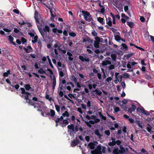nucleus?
<instances>
[{"mask_svg": "<svg viewBox=\"0 0 154 154\" xmlns=\"http://www.w3.org/2000/svg\"><path fill=\"white\" fill-rule=\"evenodd\" d=\"M50 77L52 81V89L54 90L55 88L56 83V77L54 75H53L52 78V76L51 75H50Z\"/></svg>", "mask_w": 154, "mask_h": 154, "instance_id": "nucleus-7", "label": "nucleus"}, {"mask_svg": "<svg viewBox=\"0 0 154 154\" xmlns=\"http://www.w3.org/2000/svg\"><path fill=\"white\" fill-rule=\"evenodd\" d=\"M34 40H32V42L33 43H35L37 42V41L38 40V36L37 35H36L34 36Z\"/></svg>", "mask_w": 154, "mask_h": 154, "instance_id": "nucleus-27", "label": "nucleus"}, {"mask_svg": "<svg viewBox=\"0 0 154 154\" xmlns=\"http://www.w3.org/2000/svg\"><path fill=\"white\" fill-rule=\"evenodd\" d=\"M98 114L100 117L101 118V119H103L104 120H106V117L104 116L102 114L101 112H98Z\"/></svg>", "mask_w": 154, "mask_h": 154, "instance_id": "nucleus-22", "label": "nucleus"}, {"mask_svg": "<svg viewBox=\"0 0 154 154\" xmlns=\"http://www.w3.org/2000/svg\"><path fill=\"white\" fill-rule=\"evenodd\" d=\"M43 4L49 10L50 12H51V11H52V8L51 7V6L50 5H47L45 3H44Z\"/></svg>", "mask_w": 154, "mask_h": 154, "instance_id": "nucleus-34", "label": "nucleus"}, {"mask_svg": "<svg viewBox=\"0 0 154 154\" xmlns=\"http://www.w3.org/2000/svg\"><path fill=\"white\" fill-rule=\"evenodd\" d=\"M123 77L122 75H119L118 76V77L116 79H117L118 81L120 82H121L122 81V78Z\"/></svg>", "mask_w": 154, "mask_h": 154, "instance_id": "nucleus-36", "label": "nucleus"}, {"mask_svg": "<svg viewBox=\"0 0 154 154\" xmlns=\"http://www.w3.org/2000/svg\"><path fill=\"white\" fill-rule=\"evenodd\" d=\"M131 62H128L127 64V68H130V69L131 68Z\"/></svg>", "mask_w": 154, "mask_h": 154, "instance_id": "nucleus-53", "label": "nucleus"}, {"mask_svg": "<svg viewBox=\"0 0 154 154\" xmlns=\"http://www.w3.org/2000/svg\"><path fill=\"white\" fill-rule=\"evenodd\" d=\"M122 76L124 78H128L129 77V75L127 73H125L123 74Z\"/></svg>", "mask_w": 154, "mask_h": 154, "instance_id": "nucleus-40", "label": "nucleus"}, {"mask_svg": "<svg viewBox=\"0 0 154 154\" xmlns=\"http://www.w3.org/2000/svg\"><path fill=\"white\" fill-rule=\"evenodd\" d=\"M111 62L110 61L107 60L103 61L102 65L103 66H105L108 64H111Z\"/></svg>", "mask_w": 154, "mask_h": 154, "instance_id": "nucleus-11", "label": "nucleus"}, {"mask_svg": "<svg viewBox=\"0 0 154 154\" xmlns=\"http://www.w3.org/2000/svg\"><path fill=\"white\" fill-rule=\"evenodd\" d=\"M50 12L51 15V18L52 20H53V19H54L55 18V17H56V16H55V15H54L53 14V13L52 11H51V12Z\"/></svg>", "mask_w": 154, "mask_h": 154, "instance_id": "nucleus-46", "label": "nucleus"}, {"mask_svg": "<svg viewBox=\"0 0 154 154\" xmlns=\"http://www.w3.org/2000/svg\"><path fill=\"white\" fill-rule=\"evenodd\" d=\"M27 48L28 51H30V52H32L33 49L31 46H28L27 47Z\"/></svg>", "mask_w": 154, "mask_h": 154, "instance_id": "nucleus-48", "label": "nucleus"}, {"mask_svg": "<svg viewBox=\"0 0 154 154\" xmlns=\"http://www.w3.org/2000/svg\"><path fill=\"white\" fill-rule=\"evenodd\" d=\"M122 46L125 49V50H127L128 47L125 44H122Z\"/></svg>", "mask_w": 154, "mask_h": 154, "instance_id": "nucleus-59", "label": "nucleus"}, {"mask_svg": "<svg viewBox=\"0 0 154 154\" xmlns=\"http://www.w3.org/2000/svg\"><path fill=\"white\" fill-rule=\"evenodd\" d=\"M78 74L80 77L81 78V79H80V80H81L82 79H84V81H86V79H85V77L83 75L80 73H79Z\"/></svg>", "mask_w": 154, "mask_h": 154, "instance_id": "nucleus-31", "label": "nucleus"}, {"mask_svg": "<svg viewBox=\"0 0 154 154\" xmlns=\"http://www.w3.org/2000/svg\"><path fill=\"white\" fill-rule=\"evenodd\" d=\"M63 46H57V45H55L54 47H57V49L59 50V52L61 54H65L66 51L67 50V45H65Z\"/></svg>", "mask_w": 154, "mask_h": 154, "instance_id": "nucleus-3", "label": "nucleus"}, {"mask_svg": "<svg viewBox=\"0 0 154 154\" xmlns=\"http://www.w3.org/2000/svg\"><path fill=\"white\" fill-rule=\"evenodd\" d=\"M42 63H45V61L47 60L46 57H43L42 58Z\"/></svg>", "mask_w": 154, "mask_h": 154, "instance_id": "nucleus-61", "label": "nucleus"}, {"mask_svg": "<svg viewBox=\"0 0 154 154\" xmlns=\"http://www.w3.org/2000/svg\"><path fill=\"white\" fill-rule=\"evenodd\" d=\"M26 102L32 106H34L35 104V102L32 101V100L31 99L29 100L28 101H26Z\"/></svg>", "mask_w": 154, "mask_h": 154, "instance_id": "nucleus-20", "label": "nucleus"}, {"mask_svg": "<svg viewBox=\"0 0 154 154\" xmlns=\"http://www.w3.org/2000/svg\"><path fill=\"white\" fill-rule=\"evenodd\" d=\"M20 89L21 90V93L22 94H25V93L26 92L25 89L23 88H20Z\"/></svg>", "mask_w": 154, "mask_h": 154, "instance_id": "nucleus-44", "label": "nucleus"}, {"mask_svg": "<svg viewBox=\"0 0 154 154\" xmlns=\"http://www.w3.org/2000/svg\"><path fill=\"white\" fill-rule=\"evenodd\" d=\"M43 31L49 32V27L47 26H45V27L43 28Z\"/></svg>", "mask_w": 154, "mask_h": 154, "instance_id": "nucleus-25", "label": "nucleus"}, {"mask_svg": "<svg viewBox=\"0 0 154 154\" xmlns=\"http://www.w3.org/2000/svg\"><path fill=\"white\" fill-rule=\"evenodd\" d=\"M104 133L107 136H109L110 134V132L109 130H106L104 131Z\"/></svg>", "mask_w": 154, "mask_h": 154, "instance_id": "nucleus-52", "label": "nucleus"}, {"mask_svg": "<svg viewBox=\"0 0 154 154\" xmlns=\"http://www.w3.org/2000/svg\"><path fill=\"white\" fill-rule=\"evenodd\" d=\"M51 53V56L52 57L56 59H57L58 58H60V54L59 52L58 53V50L55 48L53 49Z\"/></svg>", "mask_w": 154, "mask_h": 154, "instance_id": "nucleus-5", "label": "nucleus"}, {"mask_svg": "<svg viewBox=\"0 0 154 154\" xmlns=\"http://www.w3.org/2000/svg\"><path fill=\"white\" fill-rule=\"evenodd\" d=\"M79 59L82 62H88L89 61V59L86 56L84 57L82 56H79Z\"/></svg>", "mask_w": 154, "mask_h": 154, "instance_id": "nucleus-10", "label": "nucleus"}, {"mask_svg": "<svg viewBox=\"0 0 154 154\" xmlns=\"http://www.w3.org/2000/svg\"><path fill=\"white\" fill-rule=\"evenodd\" d=\"M95 145L93 143L91 142L88 144V146L91 149H94L95 147Z\"/></svg>", "mask_w": 154, "mask_h": 154, "instance_id": "nucleus-18", "label": "nucleus"}, {"mask_svg": "<svg viewBox=\"0 0 154 154\" xmlns=\"http://www.w3.org/2000/svg\"><path fill=\"white\" fill-rule=\"evenodd\" d=\"M116 145V143L113 142H110L108 143V145L109 146H114Z\"/></svg>", "mask_w": 154, "mask_h": 154, "instance_id": "nucleus-50", "label": "nucleus"}, {"mask_svg": "<svg viewBox=\"0 0 154 154\" xmlns=\"http://www.w3.org/2000/svg\"><path fill=\"white\" fill-rule=\"evenodd\" d=\"M34 18L35 19L36 23L38 24H39V21L38 20V13L37 11H35L34 14Z\"/></svg>", "mask_w": 154, "mask_h": 154, "instance_id": "nucleus-13", "label": "nucleus"}, {"mask_svg": "<svg viewBox=\"0 0 154 154\" xmlns=\"http://www.w3.org/2000/svg\"><path fill=\"white\" fill-rule=\"evenodd\" d=\"M111 57L112 58V60L113 61H115L116 60L117 56L115 54H112L111 55Z\"/></svg>", "mask_w": 154, "mask_h": 154, "instance_id": "nucleus-33", "label": "nucleus"}, {"mask_svg": "<svg viewBox=\"0 0 154 154\" xmlns=\"http://www.w3.org/2000/svg\"><path fill=\"white\" fill-rule=\"evenodd\" d=\"M56 122H59L62 127H66L67 125V118L64 119L63 116H61L60 118H57L54 120Z\"/></svg>", "mask_w": 154, "mask_h": 154, "instance_id": "nucleus-2", "label": "nucleus"}, {"mask_svg": "<svg viewBox=\"0 0 154 154\" xmlns=\"http://www.w3.org/2000/svg\"><path fill=\"white\" fill-rule=\"evenodd\" d=\"M65 65L64 64H63L62 68H58V72H59V74L60 76L63 77V76L64 74L63 72H64L66 69Z\"/></svg>", "mask_w": 154, "mask_h": 154, "instance_id": "nucleus-6", "label": "nucleus"}, {"mask_svg": "<svg viewBox=\"0 0 154 154\" xmlns=\"http://www.w3.org/2000/svg\"><path fill=\"white\" fill-rule=\"evenodd\" d=\"M106 23L109 26H112V22L111 19L109 17H108V18H106Z\"/></svg>", "mask_w": 154, "mask_h": 154, "instance_id": "nucleus-14", "label": "nucleus"}, {"mask_svg": "<svg viewBox=\"0 0 154 154\" xmlns=\"http://www.w3.org/2000/svg\"><path fill=\"white\" fill-rule=\"evenodd\" d=\"M149 125V127H147L146 130L148 132H150L152 128L151 126H150L149 125Z\"/></svg>", "mask_w": 154, "mask_h": 154, "instance_id": "nucleus-51", "label": "nucleus"}, {"mask_svg": "<svg viewBox=\"0 0 154 154\" xmlns=\"http://www.w3.org/2000/svg\"><path fill=\"white\" fill-rule=\"evenodd\" d=\"M128 148H126L125 149L124 148L122 149L119 150V152L120 154H125L126 151H128Z\"/></svg>", "mask_w": 154, "mask_h": 154, "instance_id": "nucleus-17", "label": "nucleus"}, {"mask_svg": "<svg viewBox=\"0 0 154 154\" xmlns=\"http://www.w3.org/2000/svg\"><path fill=\"white\" fill-rule=\"evenodd\" d=\"M133 54H134L133 53H131V54H127L126 55V57L127 58H129L132 56L133 55Z\"/></svg>", "mask_w": 154, "mask_h": 154, "instance_id": "nucleus-60", "label": "nucleus"}, {"mask_svg": "<svg viewBox=\"0 0 154 154\" xmlns=\"http://www.w3.org/2000/svg\"><path fill=\"white\" fill-rule=\"evenodd\" d=\"M68 128L70 130H71L73 132L74 131V125H68Z\"/></svg>", "mask_w": 154, "mask_h": 154, "instance_id": "nucleus-28", "label": "nucleus"}, {"mask_svg": "<svg viewBox=\"0 0 154 154\" xmlns=\"http://www.w3.org/2000/svg\"><path fill=\"white\" fill-rule=\"evenodd\" d=\"M106 147L105 146H101L100 145L97 146L96 148L94 150L91 151V154H102V153H104L106 152Z\"/></svg>", "mask_w": 154, "mask_h": 154, "instance_id": "nucleus-1", "label": "nucleus"}, {"mask_svg": "<svg viewBox=\"0 0 154 154\" xmlns=\"http://www.w3.org/2000/svg\"><path fill=\"white\" fill-rule=\"evenodd\" d=\"M127 24L131 28L133 27L134 23H133L131 22H127Z\"/></svg>", "mask_w": 154, "mask_h": 154, "instance_id": "nucleus-38", "label": "nucleus"}, {"mask_svg": "<svg viewBox=\"0 0 154 154\" xmlns=\"http://www.w3.org/2000/svg\"><path fill=\"white\" fill-rule=\"evenodd\" d=\"M91 34L94 36H96L97 35V33L95 30H93Z\"/></svg>", "mask_w": 154, "mask_h": 154, "instance_id": "nucleus-62", "label": "nucleus"}, {"mask_svg": "<svg viewBox=\"0 0 154 154\" xmlns=\"http://www.w3.org/2000/svg\"><path fill=\"white\" fill-rule=\"evenodd\" d=\"M11 86L12 87H14L15 89L16 90H17L20 87V86L18 84H17L15 86H14L13 85H11Z\"/></svg>", "mask_w": 154, "mask_h": 154, "instance_id": "nucleus-49", "label": "nucleus"}, {"mask_svg": "<svg viewBox=\"0 0 154 154\" xmlns=\"http://www.w3.org/2000/svg\"><path fill=\"white\" fill-rule=\"evenodd\" d=\"M45 98L46 99L49 100V101H51L52 99L51 97L50 98L49 95L47 94L45 96Z\"/></svg>", "mask_w": 154, "mask_h": 154, "instance_id": "nucleus-55", "label": "nucleus"}, {"mask_svg": "<svg viewBox=\"0 0 154 154\" xmlns=\"http://www.w3.org/2000/svg\"><path fill=\"white\" fill-rule=\"evenodd\" d=\"M70 79H71L72 80H73V81L75 82H75H76L77 81V80L76 79V78L74 76H71V77H70Z\"/></svg>", "mask_w": 154, "mask_h": 154, "instance_id": "nucleus-43", "label": "nucleus"}, {"mask_svg": "<svg viewBox=\"0 0 154 154\" xmlns=\"http://www.w3.org/2000/svg\"><path fill=\"white\" fill-rule=\"evenodd\" d=\"M121 37L119 35H117L115 36V39L117 41H119L121 40Z\"/></svg>", "mask_w": 154, "mask_h": 154, "instance_id": "nucleus-37", "label": "nucleus"}, {"mask_svg": "<svg viewBox=\"0 0 154 154\" xmlns=\"http://www.w3.org/2000/svg\"><path fill=\"white\" fill-rule=\"evenodd\" d=\"M55 107L56 110L58 112H60V107L59 106L57 105H55Z\"/></svg>", "mask_w": 154, "mask_h": 154, "instance_id": "nucleus-45", "label": "nucleus"}, {"mask_svg": "<svg viewBox=\"0 0 154 154\" xmlns=\"http://www.w3.org/2000/svg\"><path fill=\"white\" fill-rule=\"evenodd\" d=\"M77 86L79 88H81L82 86V84L79 82H77V81L75 82Z\"/></svg>", "mask_w": 154, "mask_h": 154, "instance_id": "nucleus-41", "label": "nucleus"}, {"mask_svg": "<svg viewBox=\"0 0 154 154\" xmlns=\"http://www.w3.org/2000/svg\"><path fill=\"white\" fill-rule=\"evenodd\" d=\"M69 35L72 37H74L76 35V34L73 32H70L69 33Z\"/></svg>", "mask_w": 154, "mask_h": 154, "instance_id": "nucleus-30", "label": "nucleus"}, {"mask_svg": "<svg viewBox=\"0 0 154 154\" xmlns=\"http://www.w3.org/2000/svg\"><path fill=\"white\" fill-rule=\"evenodd\" d=\"M119 151L118 148H115L113 152V154H119Z\"/></svg>", "mask_w": 154, "mask_h": 154, "instance_id": "nucleus-35", "label": "nucleus"}, {"mask_svg": "<svg viewBox=\"0 0 154 154\" xmlns=\"http://www.w3.org/2000/svg\"><path fill=\"white\" fill-rule=\"evenodd\" d=\"M137 111L139 112L142 113L144 115L146 114L144 109L141 106H140L139 107H137Z\"/></svg>", "mask_w": 154, "mask_h": 154, "instance_id": "nucleus-9", "label": "nucleus"}, {"mask_svg": "<svg viewBox=\"0 0 154 154\" xmlns=\"http://www.w3.org/2000/svg\"><path fill=\"white\" fill-rule=\"evenodd\" d=\"M8 40L10 42H12L14 40V38L11 35H10L8 36Z\"/></svg>", "mask_w": 154, "mask_h": 154, "instance_id": "nucleus-54", "label": "nucleus"}, {"mask_svg": "<svg viewBox=\"0 0 154 154\" xmlns=\"http://www.w3.org/2000/svg\"><path fill=\"white\" fill-rule=\"evenodd\" d=\"M13 11L14 12L17 14H19L20 11L17 9H14Z\"/></svg>", "mask_w": 154, "mask_h": 154, "instance_id": "nucleus-64", "label": "nucleus"}, {"mask_svg": "<svg viewBox=\"0 0 154 154\" xmlns=\"http://www.w3.org/2000/svg\"><path fill=\"white\" fill-rule=\"evenodd\" d=\"M68 56H69L68 58L70 60H72L73 59V58L71 57L72 56V54L68 52Z\"/></svg>", "mask_w": 154, "mask_h": 154, "instance_id": "nucleus-39", "label": "nucleus"}, {"mask_svg": "<svg viewBox=\"0 0 154 154\" xmlns=\"http://www.w3.org/2000/svg\"><path fill=\"white\" fill-rule=\"evenodd\" d=\"M60 89L61 90H63L64 89H66V88L67 89V86L66 87V86H65L63 87L62 85H61V84H60Z\"/></svg>", "mask_w": 154, "mask_h": 154, "instance_id": "nucleus-58", "label": "nucleus"}, {"mask_svg": "<svg viewBox=\"0 0 154 154\" xmlns=\"http://www.w3.org/2000/svg\"><path fill=\"white\" fill-rule=\"evenodd\" d=\"M37 45L38 48H41L42 47V43L40 40H39L38 41Z\"/></svg>", "mask_w": 154, "mask_h": 154, "instance_id": "nucleus-32", "label": "nucleus"}, {"mask_svg": "<svg viewBox=\"0 0 154 154\" xmlns=\"http://www.w3.org/2000/svg\"><path fill=\"white\" fill-rule=\"evenodd\" d=\"M21 42H22L23 44H24L27 42V40L23 37H22L21 38Z\"/></svg>", "mask_w": 154, "mask_h": 154, "instance_id": "nucleus-42", "label": "nucleus"}, {"mask_svg": "<svg viewBox=\"0 0 154 154\" xmlns=\"http://www.w3.org/2000/svg\"><path fill=\"white\" fill-rule=\"evenodd\" d=\"M93 92H95L96 94L99 96H100L102 94V92L101 91L98 90L97 89H96Z\"/></svg>", "mask_w": 154, "mask_h": 154, "instance_id": "nucleus-24", "label": "nucleus"}, {"mask_svg": "<svg viewBox=\"0 0 154 154\" xmlns=\"http://www.w3.org/2000/svg\"><path fill=\"white\" fill-rule=\"evenodd\" d=\"M122 143L121 141L118 140H116L115 142L116 144H117L118 145H119Z\"/></svg>", "mask_w": 154, "mask_h": 154, "instance_id": "nucleus-63", "label": "nucleus"}, {"mask_svg": "<svg viewBox=\"0 0 154 154\" xmlns=\"http://www.w3.org/2000/svg\"><path fill=\"white\" fill-rule=\"evenodd\" d=\"M30 85L29 84H25L24 86L25 88L26 91L29 90L30 87Z\"/></svg>", "mask_w": 154, "mask_h": 154, "instance_id": "nucleus-29", "label": "nucleus"}, {"mask_svg": "<svg viewBox=\"0 0 154 154\" xmlns=\"http://www.w3.org/2000/svg\"><path fill=\"white\" fill-rule=\"evenodd\" d=\"M82 13L84 14V18L87 21H90L92 19V17L90 14L87 11H82Z\"/></svg>", "mask_w": 154, "mask_h": 154, "instance_id": "nucleus-4", "label": "nucleus"}, {"mask_svg": "<svg viewBox=\"0 0 154 154\" xmlns=\"http://www.w3.org/2000/svg\"><path fill=\"white\" fill-rule=\"evenodd\" d=\"M79 142V140H74L71 142V145L72 146H74L77 145L78 144Z\"/></svg>", "mask_w": 154, "mask_h": 154, "instance_id": "nucleus-12", "label": "nucleus"}, {"mask_svg": "<svg viewBox=\"0 0 154 154\" xmlns=\"http://www.w3.org/2000/svg\"><path fill=\"white\" fill-rule=\"evenodd\" d=\"M110 65L109 67V69L110 70H112L115 68V66L114 65L112 64H110Z\"/></svg>", "mask_w": 154, "mask_h": 154, "instance_id": "nucleus-57", "label": "nucleus"}, {"mask_svg": "<svg viewBox=\"0 0 154 154\" xmlns=\"http://www.w3.org/2000/svg\"><path fill=\"white\" fill-rule=\"evenodd\" d=\"M136 123L137 125H138L139 127L141 128H143L144 125L142 122H140L139 121H137L136 122Z\"/></svg>", "mask_w": 154, "mask_h": 154, "instance_id": "nucleus-23", "label": "nucleus"}, {"mask_svg": "<svg viewBox=\"0 0 154 154\" xmlns=\"http://www.w3.org/2000/svg\"><path fill=\"white\" fill-rule=\"evenodd\" d=\"M86 103L87 107H89V109H90V107L91 106V103L90 101L89 100H88Z\"/></svg>", "mask_w": 154, "mask_h": 154, "instance_id": "nucleus-47", "label": "nucleus"}, {"mask_svg": "<svg viewBox=\"0 0 154 154\" xmlns=\"http://www.w3.org/2000/svg\"><path fill=\"white\" fill-rule=\"evenodd\" d=\"M50 113H48L47 114V115H50V116L52 117H54L55 116V112L54 110L51 109L50 111Z\"/></svg>", "mask_w": 154, "mask_h": 154, "instance_id": "nucleus-15", "label": "nucleus"}, {"mask_svg": "<svg viewBox=\"0 0 154 154\" xmlns=\"http://www.w3.org/2000/svg\"><path fill=\"white\" fill-rule=\"evenodd\" d=\"M69 13L70 16H71V17H72V22H73L74 23H75V19L73 16L72 12L71 11H69Z\"/></svg>", "mask_w": 154, "mask_h": 154, "instance_id": "nucleus-26", "label": "nucleus"}, {"mask_svg": "<svg viewBox=\"0 0 154 154\" xmlns=\"http://www.w3.org/2000/svg\"><path fill=\"white\" fill-rule=\"evenodd\" d=\"M100 42L95 41L94 42V46L96 48H99V44Z\"/></svg>", "mask_w": 154, "mask_h": 154, "instance_id": "nucleus-19", "label": "nucleus"}, {"mask_svg": "<svg viewBox=\"0 0 154 154\" xmlns=\"http://www.w3.org/2000/svg\"><path fill=\"white\" fill-rule=\"evenodd\" d=\"M97 21L102 25H103L105 24L104 22V19L101 17H97Z\"/></svg>", "mask_w": 154, "mask_h": 154, "instance_id": "nucleus-16", "label": "nucleus"}, {"mask_svg": "<svg viewBox=\"0 0 154 154\" xmlns=\"http://www.w3.org/2000/svg\"><path fill=\"white\" fill-rule=\"evenodd\" d=\"M94 133L96 135H97L99 138H100L102 136V135L99 133L98 130H95L94 131Z\"/></svg>", "mask_w": 154, "mask_h": 154, "instance_id": "nucleus-21", "label": "nucleus"}, {"mask_svg": "<svg viewBox=\"0 0 154 154\" xmlns=\"http://www.w3.org/2000/svg\"><path fill=\"white\" fill-rule=\"evenodd\" d=\"M57 28H54L52 29V31L55 34H57Z\"/></svg>", "mask_w": 154, "mask_h": 154, "instance_id": "nucleus-56", "label": "nucleus"}, {"mask_svg": "<svg viewBox=\"0 0 154 154\" xmlns=\"http://www.w3.org/2000/svg\"><path fill=\"white\" fill-rule=\"evenodd\" d=\"M39 32L44 39H45L48 38V35L47 32L43 31L42 30H39Z\"/></svg>", "mask_w": 154, "mask_h": 154, "instance_id": "nucleus-8", "label": "nucleus"}]
</instances>
